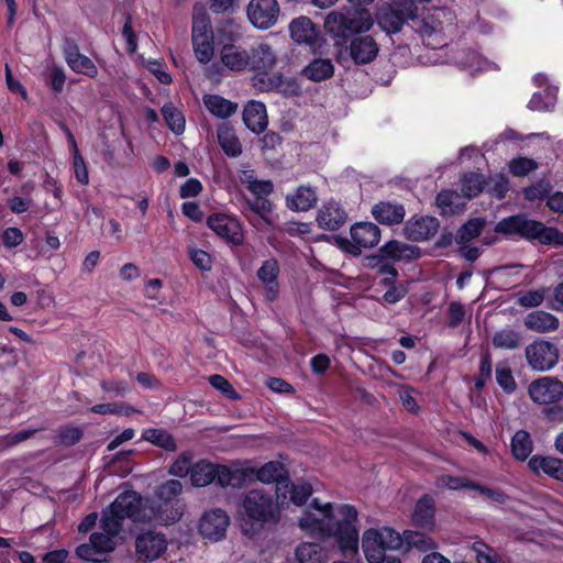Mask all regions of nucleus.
<instances>
[{
    "label": "nucleus",
    "mask_w": 563,
    "mask_h": 563,
    "mask_svg": "<svg viewBox=\"0 0 563 563\" xmlns=\"http://www.w3.org/2000/svg\"><path fill=\"white\" fill-rule=\"evenodd\" d=\"M374 24L371 13L365 10L355 12L331 11L324 20V30L335 38V45L349 51L350 57L356 65L373 62L379 52V46L368 32Z\"/></svg>",
    "instance_id": "f257e3e1"
},
{
    "label": "nucleus",
    "mask_w": 563,
    "mask_h": 563,
    "mask_svg": "<svg viewBox=\"0 0 563 563\" xmlns=\"http://www.w3.org/2000/svg\"><path fill=\"white\" fill-rule=\"evenodd\" d=\"M341 520H328L318 518L310 511H306L299 519V527L323 538H335V541L344 556L353 558L358 552L357 510L349 504L338 508Z\"/></svg>",
    "instance_id": "f03ea898"
},
{
    "label": "nucleus",
    "mask_w": 563,
    "mask_h": 563,
    "mask_svg": "<svg viewBox=\"0 0 563 563\" xmlns=\"http://www.w3.org/2000/svg\"><path fill=\"white\" fill-rule=\"evenodd\" d=\"M220 60L233 73L244 70H271L276 64V55L271 45L260 42L249 48L235 43H224L220 48Z\"/></svg>",
    "instance_id": "7ed1b4c3"
},
{
    "label": "nucleus",
    "mask_w": 563,
    "mask_h": 563,
    "mask_svg": "<svg viewBox=\"0 0 563 563\" xmlns=\"http://www.w3.org/2000/svg\"><path fill=\"white\" fill-rule=\"evenodd\" d=\"M497 233L505 235H519L526 240H537L543 245L554 247L563 246V232L544 223L528 219L526 214L519 213L501 219L495 227Z\"/></svg>",
    "instance_id": "20e7f679"
},
{
    "label": "nucleus",
    "mask_w": 563,
    "mask_h": 563,
    "mask_svg": "<svg viewBox=\"0 0 563 563\" xmlns=\"http://www.w3.org/2000/svg\"><path fill=\"white\" fill-rule=\"evenodd\" d=\"M125 519H130L134 522L146 520L143 498L134 490L120 493L115 499L102 510L100 527L107 533L119 534Z\"/></svg>",
    "instance_id": "39448f33"
},
{
    "label": "nucleus",
    "mask_w": 563,
    "mask_h": 563,
    "mask_svg": "<svg viewBox=\"0 0 563 563\" xmlns=\"http://www.w3.org/2000/svg\"><path fill=\"white\" fill-rule=\"evenodd\" d=\"M245 476L243 470H231L227 465L214 464L207 460H199L192 465L190 482L195 487H205L212 483L224 488L229 485L238 486Z\"/></svg>",
    "instance_id": "423d86ee"
},
{
    "label": "nucleus",
    "mask_w": 563,
    "mask_h": 563,
    "mask_svg": "<svg viewBox=\"0 0 563 563\" xmlns=\"http://www.w3.org/2000/svg\"><path fill=\"white\" fill-rule=\"evenodd\" d=\"M242 508L245 517L252 523H258L260 527L267 523H277L280 519L278 501L264 489H251L245 493Z\"/></svg>",
    "instance_id": "0eeeda50"
},
{
    "label": "nucleus",
    "mask_w": 563,
    "mask_h": 563,
    "mask_svg": "<svg viewBox=\"0 0 563 563\" xmlns=\"http://www.w3.org/2000/svg\"><path fill=\"white\" fill-rule=\"evenodd\" d=\"M181 492L183 484L178 479H168L158 485L151 507L153 518L165 525L178 521L183 516V510L178 506V496Z\"/></svg>",
    "instance_id": "6e6552de"
},
{
    "label": "nucleus",
    "mask_w": 563,
    "mask_h": 563,
    "mask_svg": "<svg viewBox=\"0 0 563 563\" xmlns=\"http://www.w3.org/2000/svg\"><path fill=\"white\" fill-rule=\"evenodd\" d=\"M418 15V7L412 0H394L377 7L375 20L387 34H397L402 26Z\"/></svg>",
    "instance_id": "1a4fd4ad"
},
{
    "label": "nucleus",
    "mask_w": 563,
    "mask_h": 563,
    "mask_svg": "<svg viewBox=\"0 0 563 563\" xmlns=\"http://www.w3.org/2000/svg\"><path fill=\"white\" fill-rule=\"evenodd\" d=\"M362 548L366 561L372 563L386 554L387 550L402 548V539L399 532L390 527L382 529H367L363 533Z\"/></svg>",
    "instance_id": "9d476101"
},
{
    "label": "nucleus",
    "mask_w": 563,
    "mask_h": 563,
    "mask_svg": "<svg viewBox=\"0 0 563 563\" xmlns=\"http://www.w3.org/2000/svg\"><path fill=\"white\" fill-rule=\"evenodd\" d=\"M352 241L347 238L333 236L335 245L351 255L357 256L362 249L373 247L380 240V229L373 222H356L350 229Z\"/></svg>",
    "instance_id": "9b49d317"
},
{
    "label": "nucleus",
    "mask_w": 563,
    "mask_h": 563,
    "mask_svg": "<svg viewBox=\"0 0 563 563\" xmlns=\"http://www.w3.org/2000/svg\"><path fill=\"white\" fill-rule=\"evenodd\" d=\"M206 225L229 245L240 246L244 242L242 224L233 214L213 212L207 217Z\"/></svg>",
    "instance_id": "f8f14e48"
},
{
    "label": "nucleus",
    "mask_w": 563,
    "mask_h": 563,
    "mask_svg": "<svg viewBox=\"0 0 563 563\" xmlns=\"http://www.w3.org/2000/svg\"><path fill=\"white\" fill-rule=\"evenodd\" d=\"M525 356L533 371L548 372L558 364L559 350L555 344L538 339L526 346Z\"/></svg>",
    "instance_id": "ddd939ff"
},
{
    "label": "nucleus",
    "mask_w": 563,
    "mask_h": 563,
    "mask_svg": "<svg viewBox=\"0 0 563 563\" xmlns=\"http://www.w3.org/2000/svg\"><path fill=\"white\" fill-rule=\"evenodd\" d=\"M528 394L534 404L552 405L563 397V383L556 377H540L530 383Z\"/></svg>",
    "instance_id": "4468645a"
},
{
    "label": "nucleus",
    "mask_w": 563,
    "mask_h": 563,
    "mask_svg": "<svg viewBox=\"0 0 563 563\" xmlns=\"http://www.w3.org/2000/svg\"><path fill=\"white\" fill-rule=\"evenodd\" d=\"M279 12L277 0H251L246 8L251 24L260 30L272 27L277 22Z\"/></svg>",
    "instance_id": "2eb2a0df"
},
{
    "label": "nucleus",
    "mask_w": 563,
    "mask_h": 563,
    "mask_svg": "<svg viewBox=\"0 0 563 563\" xmlns=\"http://www.w3.org/2000/svg\"><path fill=\"white\" fill-rule=\"evenodd\" d=\"M167 544L164 533L153 530L144 531L135 541L137 559L143 562H153L166 552Z\"/></svg>",
    "instance_id": "dca6fc26"
},
{
    "label": "nucleus",
    "mask_w": 563,
    "mask_h": 563,
    "mask_svg": "<svg viewBox=\"0 0 563 563\" xmlns=\"http://www.w3.org/2000/svg\"><path fill=\"white\" fill-rule=\"evenodd\" d=\"M440 229V221L433 216L415 214L402 228L404 236L411 242H424L433 238Z\"/></svg>",
    "instance_id": "f3484780"
},
{
    "label": "nucleus",
    "mask_w": 563,
    "mask_h": 563,
    "mask_svg": "<svg viewBox=\"0 0 563 563\" xmlns=\"http://www.w3.org/2000/svg\"><path fill=\"white\" fill-rule=\"evenodd\" d=\"M230 523L227 512L220 508L206 511L199 521V533L211 541L224 538Z\"/></svg>",
    "instance_id": "a211bd4d"
},
{
    "label": "nucleus",
    "mask_w": 563,
    "mask_h": 563,
    "mask_svg": "<svg viewBox=\"0 0 563 563\" xmlns=\"http://www.w3.org/2000/svg\"><path fill=\"white\" fill-rule=\"evenodd\" d=\"M280 274V266L275 257L265 260L257 269L256 276L264 286L263 296L266 301L274 302L278 299L280 286L278 276Z\"/></svg>",
    "instance_id": "6ab92c4d"
},
{
    "label": "nucleus",
    "mask_w": 563,
    "mask_h": 563,
    "mask_svg": "<svg viewBox=\"0 0 563 563\" xmlns=\"http://www.w3.org/2000/svg\"><path fill=\"white\" fill-rule=\"evenodd\" d=\"M316 221L322 230L338 231L346 223L347 212L340 202L330 199L319 208Z\"/></svg>",
    "instance_id": "aec40b11"
},
{
    "label": "nucleus",
    "mask_w": 563,
    "mask_h": 563,
    "mask_svg": "<svg viewBox=\"0 0 563 563\" xmlns=\"http://www.w3.org/2000/svg\"><path fill=\"white\" fill-rule=\"evenodd\" d=\"M289 32L294 42L306 44L313 52L321 47L320 32L307 16H299L292 20L289 25Z\"/></svg>",
    "instance_id": "412c9836"
},
{
    "label": "nucleus",
    "mask_w": 563,
    "mask_h": 563,
    "mask_svg": "<svg viewBox=\"0 0 563 563\" xmlns=\"http://www.w3.org/2000/svg\"><path fill=\"white\" fill-rule=\"evenodd\" d=\"M435 500L432 495L423 494L416 503L411 522L415 527L427 532H433L435 529Z\"/></svg>",
    "instance_id": "4be33fe9"
},
{
    "label": "nucleus",
    "mask_w": 563,
    "mask_h": 563,
    "mask_svg": "<svg viewBox=\"0 0 563 563\" xmlns=\"http://www.w3.org/2000/svg\"><path fill=\"white\" fill-rule=\"evenodd\" d=\"M377 253L379 254V258L389 260L395 263L400 261L418 260L421 255V251L418 246H413L398 240H390L386 242L377 250Z\"/></svg>",
    "instance_id": "5701e85b"
},
{
    "label": "nucleus",
    "mask_w": 563,
    "mask_h": 563,
    "mask_svg": "<svg viewBox=\"0 0 563 563\" xmlns=\"http://www.w3.org/2000/svg\"><path fill=\"white\" fill-rule=\"evenodd\" d=\"M372 216L384 225H396L404 222L405 206L397 201H378L372 207Z\"/></svg>",
    "instance_id": "b1692460"
},
{
    "label": "nucleus",
    "mask_w": 563,
    "mask_h": 563,
    "mask_svg": "<svg viewBox=\"0 0 563 563\" xmlns=\"http://www.w3.org/2000/svg\"><path fill=\"white\" fill-rule=\"evenodd\" d=\"M242 119L245 126L253 133L264 132L268 123L265 104L262 101L250 100L244 106Z\"/></svg>",
    "instance_id": "393cba45"
},
{
    "label": "nucleus",
    "mask_w": 563,
    "mask_h": 563,
    "mask_svg": "<svg viewBox=\"0 0 563 563\" xmlns=\"http://www.w3.org/2000/svg\"><path fill=\"white\" fill-rule=\"evenodd\" d=\"M528 467L536 475L542 472L555 481L563 482V460L561 459L532 455L528 461Z\"/></svg>",
    "instance_id": "a878e982"
},
{
    "label": "nucleus",
    "mask_w": 563,
    "mask_h": 563,
    "mask_svg": "<svg viewBox=\"0 0 563 563\" xmlns=\"http://www.w3.org/2000/svg\"><path fill=\"white\" fill-rule=\"evenodd\" d=\"M318 195L311 186L300 185L292 195L286 197V206L292 211H308L316 207Z\"/></svg>",
    "instance_id": "bb28decb"
},
{
    "label": "nucleus",
    "mask_w": 563,
    "mask_h": 563,
    "mask_svg": "<svg viewBox=\"0 0 563 563\" xmlns=\"http://www.w3.org/2000/svg\"><path fill=\"white\" fill-rule=\"evenodd\" d=\"M525 325L531 331L547 333L555 331L559 328L560 322L554 314L548 311L534 310L526 316Z\"/></svg>",
    "instance_id": "cd10ccee"
},
{
    "label": "nucleus",
    "mask_w": 563,
    "mask_h": 563,
    "mask_svg": "<svg viewBox=\"0 0 563 563\" xmlns=\"http://www.w3.org/2000/svg\"><path fill=\"white\" fill-rule=\"evenodd\" d=\"M218 143L228 157H238L242 154V144L232 126L224 123L217 131Z\"/></svg>",
    "instance_id": "c85d7f7f"
},
{
    "label": "nucleus",
    "mask_w": 563,
    "mask_h": 563,
    "mask_svg": "<svg viewBox=\"0 0 563 563\" xmlns=\"http://www.w3.org/2000/svg\"><path fill=\"white\" fill-rule=\"evenodd\" d=\"M298 563H327L328 554L324 548L316 542H302L295 550Z\"/></svg>",
    "instance_id": "c756f323"
},
{
    "label": "nucleus",
    "mask_w": 563,
    "mask_h": 563,
    "mask_svg": "<svg viewBox=\"0 0 563 563\" xmlns=\"http://www.w3.org/2000/svg\"><path fill=\"white\" fill-rule=\"evenodd\" d=\"M203 103L211 114L221 119L230 118L238 110V103L219 95H206Z\"/></svg>",
    "instance_id": "7c9ffc66"
},
{
    "label": "nucleus",
    "mask_w": 563,
    "mask_h": 563,
    "mask_svg": "<svg viewBox=\"0 0 563 563\" xmlns=\"http://www.w3.org/2000/svg\"><path fill=\"white\" fill-rule=\"evenodd\" d=\"M333 74L334 65L329 58H316L302 69V75L314 82L329 79Z\"/></svg>",
    "instance_id": "2f4dec72"
},
{
    "label": "nucleus",
    "mask_w": 563,
    "mask_h": 563,
    "mask_svg": "<svg viewBox=\"0 0 563 563\" xmlns=\"http://www.w3.org/2000/svg\"><path fill=\"white\" fill-rule=\"evenodd\" d=\"M401 536L402 547H406V550L409 551L411 549H416L419 552H428L430 550L437 549V542L429 537L427 533L413 530H405Z\"/></svg>",
    "instance_id": "473e14b6"
},
{
    "label": "nucleus",
    "mask_w": 563,
    "mask_h": 563,
    "mask_svg": "<svg viewBox=\"0 0 563 563\" xmlns=\"http://www.w3.org/2000/svg\"><path fill=\"white\" fill-rule=\"evenodd\" d=\"M510 451L515 460L523 462L533 451V442L528 431L520 429L510 440Z\"/></svg>",
    "instance_id": "72a5a7b5"
},
{
    "label": "nucleus",
    "mask_w": 563,
    "mask_h": 563,
    "mask_svg": "<svg viewBox=\"0 0 563 563\" xmlns=\"http://www.w3.org/2000/svg\"><path fill=\"white\" fill-rule=\"evenodd\" d=\"M378 285L385 288L380 300L388 305L399 302L408 294V286L402 282H398L397 278L383 277Z\"/></svg>",
    "instance_id": "f704fd0d"
},
{
    "label": "nucleus",
    "mask_w": 563,
    "mask_h": 563,
    "mask_svg": "<svg viewBox=\"0 0 563 563\" xmlns=\"http://www.w3.org/2000/svg\"><path fill=\"white\" fill-rule=\"evenodd\" d=\"M142 439L167 452H175L177 450L175 438L162 428L145 429L142 433Z\"/></svg>",
    "instance_id": "c9c22d12"
},
{
    "label": "nucleus",
    "mask_w": 563,
    "mask_h": 563,
    "mask_svg": "<svg viewBox=\"0 0 563 563\" xmlns=\"http://www.w3.org/2000/svg\"><path fill=\"white\" fill-rule=\"evenodd\" d=\"M251 471L255 473L256 479L264 484L276 483L288 473L286 466L279 461L266 462L261 467Z\"/></svg>",
    "instance_id": "e433bc0d"
},
{
    "label": "nucleus",
    "mask_w": 563,
    "mask_h": 563,
    "mask_svg": "<svg viewBox=\"0 0 563 563\" xmlns=\"http://www.w3.org/2000/svg\"><path fill=\"white\" fill-rule=\"evenodd\" d=\"M522 341L521 332L510 328L496 331L492 338L494 347L503 350H516L522 345Z\"/></svg>",
    "instance_id": "4c0bfd02"
},
{
    "label": "nucleus",
    "mask_w": 563,
    "mask_h": 563,
    "mask_svg": "<svg viewBox=\"0 0 563 563\" xmlns=\"http://www.w3.org/2000/svg\"><path fill=\"white\" fill-rule=\"evenodd\" d=\"M161 112L165 123L176 135L184 133L186 120L180 110L169 102L162 107Z\"/></svg>",
    "instance_id": "58836bf2"
},
{
    "label": "nucleus",
    "mask_w": 563,
    "mask_h": 563,
    "mask_svg": "<svg viewBox=\"0 0 563 563\" xmlns=\"http://www.w3.org/2000/svg\"><path fill=\"white\" fill-rule=\"evenodd\" d=\"M485 221L482 218H473L460 227L455 234V242L467 243L478 238L484 229Z\"/></svg>",
    "instance_id": "ea45409f"
},
{
    "label": "nucleus",
    "mask_w": 563,
    "mask_h": 563,
    "mask_svg": "<svg viewBox=\"0 0 563 563\" xmlns=\"http://www.w3.org/2000/svg\"><path fill=\"white\" fill-rule=\"evenodd\" d=\"M495 374L496 382L505 394L512 395L517 390V382L514 377L511 368L506 363H497Z\"/></svg>",
    "instance_id": "a19ab883"
},
{
    "label": "nucleus",
    "mask_w": 563,
    "mask_h": 563,
    "mask_svg": "<svg viewBox=\"0 0 563 563\" xmlns=\"http://www.w3.org/2000/svg\"><path fill=\"white\" fill-rule=\"evenodd\" d=\"M485 179L482 174L468 173L462 178V192L471 199L477 197L484 189Z\"/></svg>",
    "instance_id": "79ce46f5"
},
{
    "label": "nucleus",
    "mask_w": 563,
    "mask_h": 563,
    "mask_svg": "<svg viewBox=\"0 0 563 563\" xmlns=\"http://www.w3.org/2000/svg\"><path fill=\"white\" fill-rule=\"evenodd\" d=\"M474 484L475 481L451 474H443L435 479V486L438 488H448L450 490H460L463 488L473 490Z\"/></svg>",
    "instance_id": "37998d69"
},
{
    "label": "nucleus",
    "mask_w": 563,
    "mask_h": 563,
    "mask_svg": "<svg viewBox=\"0 0 563 563\" xmlns=\"http://www.w3.org/2000/svg\"><path fill=\"white\" fill-rule=\"evenodd\" d=\"M117 534L103 532H93L90 534L89 541L93 545L95 550L102 559L107 553L112 552L115 549V542L113 538Z\"/></svg>",
    "instance_id": "c03bdc74"
},
{
    "label": "nucleus",
    "mask_w": 563,
    "mask_h": 563,
    "mask_svg": "<svg viewBox=\"0 0 563 563\" xmlns=\"http://www.w3.org/2000/svg\"><path fill=\"white\" fill-rule=\"evenodd\" d=\"M255 73L256 86L263 91H277L283 82V74H269V70H258Z\"/></svg>",
    "instance_id": "a18cd8bd"
},
{
    "label": "nucleus",
    "mask_w": 563,
    "mask_h": 563,
    "mask_svg": "<svg viewBox=\"0 0 563 563\" xmlns=\"http://www.w3.org/2000/svg\"><path fill=\"white\" fill-rule=\"evenodd\" d=\"M67 65L74 73L85 75L88 78H96L98 75V68L95 63L84 54L78 55Z\"/></svg>",
    "instance_id": "49530a36"
},
{
    "label": "nucleus",
    "mask_w": 563,
    "mask_h": 563,
    "mask_svg": "<svg viewBox=\"0 0 563 563\" xmlns=\"http://www.w3.org/2000/svg\"><path fill=\"white\" fill-rule=\"evenodd\" d=\"M539 164L533 158L518 156L509 162V172L515 177H525L538 169Z\"/></svg>",
    "instance_id": "de8ad7c7"
},
{
    "label": "nucleus",
    "mask_w": 563,
    "mask_h": 563,
    "mask_svg": "<svg viewBox=\"0 0 563 563\" xmlns=\"http://www.w3.org/2000/svg\"><path fill=\"white\" fill-rule=\"evenodd\" d=\"M492 355L490 353H484L479 360L478 373L474 379V387L477 390L484 389L486 383L492 377Z\"/></svg>",
    "instance_id": "09e8293b"
},
{
    "label": "nucleus",
    "mask_w": 563,
    "mask_h": 563,
    "mask_svg": "<svg viewBox=\"0 0 563 563\" xmlns=\"http://www.w3.org/2000/svg\"><path fill=\"white\" fill-rule=\"evenodd\" d=\"M191 454L189 452H181L179 456L172 463L168 468V473L173 476L177 477H186L190 476L192 463H191Z\"/></svg>",
    "instance_id": "8fccbe9b"
},
{
    "label": "nucleus",
    "mask_w": 563,
    "mask_h": 563,
    "mask_svg": "<svg viewBox=\"0 0 563 563\" xmlns=\"http://www.w3.org/2000/svg\"><path fill=\"white\" fill-rule=\"evenodd\" d=\"M552 191V185L548 180H539L537 184L523 188V196L529 201L547 199Z\"/></svg>",
    "instance_id": "3c124183"
},
{
    "label": "nucleus",
    "mask_w": 563,
    "mask_h": 563,
    "mask_svg": "<svg viewBox=\"0 0 563 563\" xmlns=\"http://www.w3.org/2000/svg\"><path fill=\"white\" fill-rule=\"evenodd\" d=\"M555 96L550 90L534 92L528 103V108L532 111H547L553 107Z\"/></svg>",
    "instance_id": "603ef678"
},
{
    "label": "nucleus",
    "mask_w": 563,
    "mask_h": 563,
    "mask_svg": "<svg viewBox=\"0 0 563 563\" xmlns=\"http://www.w3.org/2000/svg\"><path fill=\"white\" fill-rule=\"evenodd\" d=\"M44 81L53 92L60 93L66 82V74L60 66L54 65L45 75Z\"/></svg>",
    "instance_id": "864d4df0"
},
{
    "label": "nucleus",
    "mask_w": 563,
    "mask_h": 563,
    "mask_svg": "<svg viewBox=\"0 0 563 563\" xmlns=\"http://www.w3.org/2000/svg\"><path fill=\"white\" fill-rule=\"evenodd\" d=\"M84 435L82 429L73 426H62L58 429V442L64 446H73L80 442Z\"/></svg>",
    "instance_id": "5fc2aeb1"
},
{
    "label": "nucleus",
    "mask_w": 563,
    "mask_h": 563,
    "mask_svg": "<svg viewBox=\"0 0 563 563\" xmlns=\"http://www.w3.org/2000/svg\"><path fill=\"white\" fill-rule=\"evenodd\" d=\"M249 209L263 219L267 224H272L269 214L273 211V203L267 198H255L246 201Z\"/></svg>",
    "instance_id": "6e6d98bb"
},
{
    "label": "nucleus",
    "mask_w": 563,
    "mask_h": 563,
    "mask_svg": "<svg viewBox=\"0 0 563 563\" xmlns=\"http://www.w3.org/2000/svg\"><path fill=\"white\" fill-rule=\"evenodd\" d=\"M188 256L190 258V261L192 262V264L200 271L202 272H210L211 268H212V256L201 250V249H197V247H189L188 249Z\"/></svg>",
    "instance_id": "4d7b16f0"
},
{
    "label": "nucleus",
    "mask_w": 563,
    "mask_h": 563,
    "mask_svg": "<svg viewBox=\"0 0 563 563\" xmlns=\"http://www.w3.org/2000/svg\"><path fill=\"white\" fill-rule=\"evenodd\" d=\"M368 265L375 268L377 273L387 275L386 277L398 278V269L395 267L393 261L379 258V254L376 253L368 257Z\"/></svg>",
    "instance_id": "13d9d810"
},
{
    "label": "nucleus",
    "mask_w": 563,
    "mask_h": 563,
    "mask_svg": "<svg viewBox=\"0 0 563 563\" xmlns=\"http://www.w3.org/2000/svg\"><path fill=\"white\" fill-rule=\"evenodd\" d=\"M312 486L309 483H292L289 500L296 506H302L312 495Z\"/></svg>",
    "instance_id": "bf43d9fd"
},
{
    "label": "nucleus",
    "mask_w": 563,
    "mask_h": 563,
    "mask_svg": "<svg viewBox=\"0 0 563 563\" xmlns=\"http://www.w3.org/2000/svg\"><path fill=\"white\" fill-rule=\"evenodd\" d=\"M123 409L125 415L135 411L132 407H124L117 402L97 404L90 408V411L97 415H120L123 412Z\"/></svg>",
    "instance_id": "052dcab7"
},
{
    "label": "nucleus",
    "mask_w": 563,
    "mask_h": 563,
    "mask_svg": "<svg viewBox=\"0 0 563 563\" xmlns=\"http://www.w3.org/2000/svg\"><path fill=\"white\" fill-rule=\"evenodd\" d=\"M210 385L231 399H238L239 395L231 383L222 375L214 374L209 377Z\"/></svg>",
    "instance_id": "680f3d73"
},
{
    "label": "nucleus",
    "mask_w": 563,
    "mask_h": 563,
    "mask_svg": "<svg viewBox=\"0 0 563 563\" xmlns=\"http://www.w3.org/2000/svg\"><path fill=\"white\" fill-rule=\"evenodd\" d=\"M73 168L76 180L81 185H88L89 173L85 158L80 154V151H76V155H73Z\"/></svg>",
    "instance_id": "e2e57ef3"
},
{
    "label": "nucleus",
    "mask_w": 563,
    "mask_h": 563,
    "mask_svg": "<svg viewBox=\"0 0 563 563\" xmlns=\"http://www.w3.org/2000/svg\"><path fill=\"white\" fill-rule=\"evenodd\" d=\"M448 327L457 328L465 318L464 306L459 301H452L448 308Z\"/></svg>",
    "instance_id": "0e129e2a"
},
{
    "label": "nucleus",
    "mask_w": 563,
    "mask_h": 563,
    "mask_svg": "<svg viewBox=\"0 0 563 563\" xmlns=\"http://www.w3.org/2000/svg\"><path fill=\"white\" fill-rule=\"evenodd\" d=\"M195 56L200 64H208L214 54L213 40L192 44Z\"/></svg>",
    "instance_id": "69168bd1"
},
{
    "label": "nucleus",
    "mask_w": 563,
    "mask_h": 563,
    "mask_svg": "<svg viewBox=\"0 0 563 563\" xmlns=\"http://www.w3.org/2000/svg\"><path fill=\"white\" fill-rule=\"evenodd\" d=\"M202 190L203 186L198 178H188L179 188V197L183 199L195 198Z\"/></svg>",
    "instance_id": "338daca9"
},
{
    "label": "nucleus",
    "mask_w": 563,
    "mask_h": 563,
    "mask_svg": "<svg viewBox=\"0 0 563 563\" xmlns=\"http://www.w3.org/2000/svg\"><path fill=\"white\" fill-rule=\"evenodd\" d=\"M24 240V234L21 229L16 227H9L2 233L3 245L8 249L19 246Z\"/></svg>",
    "instance_id": "774afa93"
}]
</instances>
